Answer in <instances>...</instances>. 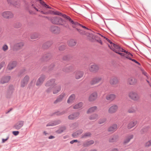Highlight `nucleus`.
<instances>
[{
    "mask_svg": "<svg viewBox=\"0 0 151 151\" xmlns=\"http://www.w3.org/2000/svg\"><path fill=\"white\" fill-rule=\"evenodd\" d=\"M51 22L53 24L63 25L66 28L69 27L65 21L59 17H52Z\"/></svg>",
    "mask_w": 151,
    "mask_h": 151,
    "instance_id": "nucleus-1",
    "label": "nucleus"
},
{
    "mask_svg": "<svg viewBox=\"0 0 151 151\" xmlns=\"http://www.w3.org/2000/svg\"><path fill=\"white\" fill-rule=\"evenodd\" d=\"M52 56V55L50 52H47L43 55L40 60L42 61H47L51 59Z\"/></svg>",
    "mask_w": 151,
    "mask_h": 151,
    "instance_id": "nucleus-2",
    "label": "nucleus"
},
{
    "mask_svg": "<svg viewBox=\"0 0 151 151\" xmlns=\"http://www.w3.org/2000/svg\"><path fill=\"white\" fill-rule=\"evenodd\" d=\"M129 97L135 101L138 100L139 97L137 92L134 91H131L129 93Z\"/></svg>",
    "mask_w": 151,
    "mask_h": 151,
    "instance_id": "nucleus-3",
    "label": "nucleus"
},
{
    "mask_svg": "<svg viewBox=\"0 0 151 151\" xmlns=\"http://www.w3.org/2000/svg\"><path fill=\"white\" fill-rule=\"evenodd\" d=\"M70 25L73 28H76V27H77L78 26H80L86 29H88L85 26H83L82 24H80L78 22H74L71 19H70Z\"/></svg>",
    "mask_w": 151,
    "mask_h": 151,
    "instance_id": "nucleus-4",
    "label": "nucleus"
},
{
    "mask_svg": "<svg viewBox=\"0 0 151 151\" xmlns=\"http://www.w3.org/2000/svg\"><path fill=\"white\" fill-rule=\"evenodd\" d=\"M50 31L53 34H58L60 32V29L56 26L52 25L50 28Z\"/></svg>",
    "mask_w": 151,
    "mask_h": 151,
    "instance_id": "nucleus-5",
    "label": "nucleus"
},
{
    "mask_svg": "<svg viewBox=\"0 0 151 151\" xmlns=\"http://www.w3.org/2000/svg\"><path fill=\"white\" fill-rule=\"evenodd\" d=\"M29 78L28 76L26 75L21 81V87L22 88L24 87L27 85L29 80Z\"/></svg>",
    "mask_w": 151,
    "mask_h": 151,
    "instance_id": "nucleus-6",
    "label": "nucleus"
},
{
    "mask_svg": "<svg viewBox=\"0 0 151 151\" xmlns=\"http://www.w3.org/2000/svg\"><path fill=\"white\" fill-rule=\"evenodd\" d=\"M102 79L100 76H96L93 77L90 82L91 85H93L99 83Z\"/></svg>",
    "mask_w": 151,
    "mask_h": 151,
    "instance_id": "nucleus-7",
    "label": "nucleus"
},
{
    "mask_svg": "<svg viewBox=\"0 0 151 151\" xmlns=\"http://www.w3.org/2000/svg\"><path fill=\"white\" fill-rule=\"evenodd\" d=\"M99 68L98 65L94 64L90 66L89 69L90 72L95 73L98 71Z\"/></svg>",
    "mask_w": 151,
    "mask_h": 151,
    "instance_id": "nucleus-8",
    "label": "nucleus"
},
{
    "mask_svg": "<svg viewBox=\"0 0 151 151\" xmlns=\"http://www.w3.org/2000/svg\"><path fill=\"white\" fill-rule=\"evenodd\" d=\"M24 123V121H19L14 125L13 127L16 129L19 130L23 126Z\"/></svg>",
    "mask_w": 151,
    "mask_h": 151,
    "instance_id": "nucleus-9",
    "label": "nucleus"
},
{
    "mask_svg": "<svg viewBox=\"0 0 151 151\" xmlns=\"http://www.w3.org/2000/svg\"><path fill=\"white\" fill-rule=\"evenodd\" d=\"M2 16L4 18L6 19L11 18L13 17V14L10 12L6 11L2 13Z\"/></svg>",
    "mask_w": 151,
    "mask_h": 151,
    "instance_id": "nucleus-10",
    "label": "nucleus"
},
{
    "mask_svg": "<svg viewBox=\"0 0 151 151\" xmlns=\"http://www.w3.org/2000/svg\"><path fill=\"white\" fill-rule=\"evenodd\" d=\"M45 78V75H42L37 80L36 85L37 86H41L43 83Z\"/></svg>",
    "mask_w": 151,
    "mask_h": 151,
    "instance_id": "nucleus-11",
    "label": "nucleus"
},
{
    "mask_svg": "<svg viewBox=\"0 0 151 151\" xmlns=\"http://www.w3.org/2000/svg\"><path fill=\"white\" fill-rule=\"evenodd\" d=\"M79 114L80 113L78 112H74L68 116V119L71 120L77 119Z\"/></svg>",
    "mask_w": 151,
    "mask_h": 151,
    "instance_id": "nucleus-12",
    "label": "nucleus"
},
{
    "mask_svg": "<svg viewBox=\"0 0 151 151\" xmlns=\"http://www.w3.org/2000/svg\"><path fill=\"white\" fill-rule=\"evenodd\" d=\"M10 76H3L0 79V83L2 84L7 83L11 79Z\"/></svg>",
    "mask_w": 151,
    "mask_h": 151,
    "instance_id": "nucleus-13",
    "label": "nucleus"
},
{
    "mask_svg": "<svg viewBox=\"0 0 151 151\" xmlns=\"http://www.w3.org/2000/svg\"><path fill=\"white\" fill-rule=\"evenodd\" d=\"M66 96L65 93H62L59 96L57 99L55 100L54 102L55 104H56L58 102H61L63 98Z\"/></svg>",
    "mask_w": 151,
    "mask_h": 151,
    "instance_id": "nucleus-14",
    "label": "nucleus"
},
{
    "mask_svg": "<svg viewBox=\"0 0 151 151\" xmlns=\"http://www.w3.org/2000/svg\"><path fill=\"white\" fill-rule=\"evenodd\" d=\"M119 137L117 135H113L111 136L109 139V142L113 143L116 142L118 140Z\"/></svg>",
    "mask_w": 151,
    "mask_h": 151,
    "instance_id": "nucleus-15",
    "label": "nucleus"
},
{
    "mask_svg": "<svg viewBox=\"0 0 151 151\" xmlns=\"http://www.w3.org/2000/svg\"><path fill=\"white\" fill-rule=\"evenodd\" d=\"M23 42H21L14 44V48L17 50H19L22 48L24 46Z\"/></svg>",
    "mask_w": 151,
    "mask_h": 151,
    "instance_id": "nucleus-16",
    "label": "nucleus"
},
{
    "mask_svg": "<svg viewBox=\"0 0 151 151\" xmlns=\"http://www.w3.org/2000/svg\"><path fill=\"white\" fill-rule=\"evenodd\" d=\"M52 43L53 42L52 41H48L43 44L42 47L44 49H47L50 47Z\"/></svg>",
    "mask_w": 151,
    "mask_h": 151,
    "instance_id": "nucleus-17",
    "label": "nucleus"
},
{
    "mask_svg": "<svg viewBox=\"0 0 151 151\" xmlns=\"http://www.w3.org/2000/svg\"><path fill=\"white\" fill-rule=\"evenodd\" d=\"M17 64V62L16 61H11L8 64L7 68L9 70H11L16 66Z\"/></svg>",
    "mask_w": 151,
    "mask_h": 151,
    "instance_id": "nucleus-18",
    "label": "nucleus"
},
{
    "mask_svg": "<svg viewBox=\"0 0 151 151\" xmlns=\"http://www.w3.org/2000/svg\"><path fill=\"white\" fill-rule=\"evenodd\" d=\"M94 143V141L93 140H86L83 142V146L84 147H88L93 144Z\"/></svg>",
    "mask_w": 151,
    "mask_h": 151,
    "instance_id": "nucleus-19",
    "label": "nucleus"
},
{
    "mask_svg": "<svg viewBox=\"0 0 151 151\" xmlns=\"http://www.w3.org/2000/svg\"><path fill=\"white\" fill-rule=\"evenodd\" d=\"M97 96V93L96 92H93L90 96L89 98V101H92L95 100L96 99Z\"/></svg>",
    "mask_w": 151,
    "mask_h": 151,
    "instance_id": "nucleus-20",
    "label": "nucleus"
},
{
    "mask_svg": "<svg viewBox=\"0 0 151 151\" xmlns=\"http://www.w3.org/2000/svg\"><path fill=\"white\" fill-rule=\"evenodd\" d=\"M133 138V135L132 134H130L127 136L123 142V144L126 145L129 143L131 139Z\"/></svg>",
    "mask_w": 151,
    "mask_h": 151,
    "instance_id": "nucleus-21",
    "label": "nucleus"
},
{
    "mask_svg": "<svg viewBox=\"0 0 151 151\" xmlns=\"http://www.w3.org/2000/svg\"><path fill=\"white\" fill-rule=\"evenodd\" d=\"M118 109V106L116 105H114L111 106L109 109V112L112 114L115 112Z\"/></svg>",
    "mask_w": 151,
    "mask_h": 151,
    "instance_id": "nucleus-22",
    "label": "nucleus"
},
{
    "mask_svg": "<svg viewBox=\"0 0 151 151\" xmlns=\"http://www.w3.org/2000/svg\"><path fill=\"white\" fill-rule=\"evenodd\" d=\"M128 82L130 85L135 84L137 82V80L134 77H130L128 78Z\"/></svg>",
    "mask_w": 151,
    "mask_h": 151,
    "instance_id": "nucleus-23",
    "label": "nucleus"
},
{
    "mask_svg": "<svg viewBox=\"0 0 151 151\" xmlns=\"http://www.w3.org/2000/svg\"><path fill=\"white\" fill-rule=\"evenodd\" d=\"M83 72L82 71H77L75 73V78L77 79L81 78L83 76Z\"/></svg>",
    "mask_w": 151,
    "mask_h": 151,
    "instance_id": "nucleus-24",
    "label": "nucleus"
},
{
    "mask_svg": "<svg viewBox=\"0 0 151 151\" xmlns=\"http://www.w3.org/2000/svg\"><path fill=\"white\" fill-rule=\"evenodd\" d=\"M54 14L55 15H58L60 16H62L64 17L66 19L68 20L70 22V19H71V18L65 14H63L61 13L58 12H56L54 13Z\"/></svg>",
    "mask_w": 151,
    "mask_h": 151,
    "instance_id": "nucleus-25",
    "label": "nucleus"
},
{
    "mask_svg": "<svg viewBox=\"0 0 151 151\" xmlns=\"http://www.w3.org/2000/svg\"><path fill=\"white\" fill-rule=\"evenodd\" d=\"M55 80L54 79H51L46 82L45 86L47 87L52 86L55 84Z\"/></svg>",
    "mask_w": 151,
    "mask_h": 151,
    "instance_id": "nucleus-26",
    "label": "nucleus"
},
{
    "mask_svg": "<svg viewBox=\"0 0 151 151\" xmlns=\"http://www.w3.org/2000/svg\"><path fill=\"white\" fill-rule=\"evenodd\" d=\"M74 69V67L72 65L66 66L63 69V71L66 72L71 71Z\"/></svg>",
    "mask_w": 151,
    "mask_h": 151,
    "instance_id": "nucleus-27",
    "label": "nucleus"
},
{
    "mask_svg": "<svg viewBox=\"0 0 151 151\" xmlns=\"http://www.w3.org/2000/svg\"><path fill=\"white\" fill-rule=\"evenodd\" d=\"M83 132V130L82 129H79L77 130L76 132L73 133L72 136L73 137H76L78 136L81 135Z\"/></svg>",
    "mask_w": 151,
    "mask_h": 151,
    "instance_id": "nucleus-28",
    "label": "nucleus"
},
{
    "mask_svg": "<svg viewBox=\"0 0 151 151\" xmlns=\"http://www.w3.org/2000/svg\"><path fill=\"white\" fill-rule=\"evenodd\" d=\"M118 83V80L116 77L111 78L110 80V83L111 85H115Z\"/></svg>",
    "mask_w": 151,
    "mask_h": 151,
    "instance_id": "nucleus-29",
    "label": "nucleus"
},
{
    "mask_svg": "<svg viewBox=\"0 0 151 151\" xmlns=\"http://www.w3.org/2000/svg\"><path fill=\"white\" fill-rule=\"evenodd\" d=\"M117 125L116 124H114L110 127L108 129V131L109 132H113L115 131L117 128Z\"/></svg>",
    "mask_w": 151,
    "mask_h": 151,
    "instance_id": "nucleus-30",
    "label": "nucleus"
},
{
    "mask_svg": "<svg viewBox=\"0 0 151 151\" xmlns=\"http://www.w3.org/2000/svg\"><path fill=\"white\" fill-rule=\"evenodd\" d=\"M137 123V121L136 120L132 121L130 122L127 126V128L128 129H130L134 127L136 125Z\"/></svg>",
    "mask_w": 151,
    "mask_h": 151,
    "instance_id": "nucleus-31",
    "label": "nucleus"
},
{
    "mask_svg": "<svg viewBox=\"0 0 151 151\" xmlns=\"http://www.w3.org/2000/svg\"><path fill=\"white\" fill-rule=\"evenodd\" d=\"M108 46L110 48V49H111L113 50L114 49L115 50H116V49L118 50V51H120V49L123 50L122 48H121L119 46V45L115 44H113V46L114 47L111 48V46L109 45H108Z\"/></svg>",
    "mask_w": 151,
    "mask_h": 151,
    "instance_id": "nucleus-32",
    "label": "nucleus"
},
{
    "mask_svg": "<svg viewBox=\"0 0 151 151\" xmlns=\"http://www.w3.org/2000/svg\"><path fill=\"white\" fill-rule=\"evenodd\" d=\"M116 97V96L114 94H111L108 95L106 96V98L108 100L112 101L114 100Z\"/></svg>",
    "mask_w": 151,
    "mask_h": 151,
    "instance_id": "nucleus-33",
    "label": "nucleus"
},
{
    "mask_svg": "<svg viewBox=\"0 0 151 151\" xmlns=\"http://www.w3.org/2000/svg\"><path fill=\"white\" fill-rule=\"evenodd\" d=\"M8 2L15 6H17L19 5V3L18 1L10 0L8 1Z\"/></svg>",
    "mask_w": 151,
    "mask_h": 151,
    "instance_id": "nucleus-34",
    "label": "nucleus"
},
{
    "mask_svg": "<svg viewBox=\"0 0 151 151\" xmlns=\"http://www.w3.org/2000/svg\"><path fill=\"white\" fill-rule=\"evenodd\" d=\"M32 6L37 11V10H41V11H43L44 9V7L40 5H39L38 6H35L34 4H32Z\"/></svg>",
    "mask_w": 151,
    "mask_h": 151,
    "instance_id": "nucleus-35",
    "label": "nucleus"
},
{
    "mask_svg": "<svg viewBox=\"0 0 151 151\" xmlns=\"http://www.w3.org/2000/svg\"><path fill=\"white\" fill-rule=\"evenodd\" d=\"M97 107L96 106H94L92 107L89 109L87 111V113L88 114L94 112L97 109Z\"/></svg>",
    "mask_w": 151,
    "mask_h": 151,
    "instance_id": "nucleus-36",
    "label": "nucleus"
},
{
    "mask_svg": "<svg viewBox=\"0 0 151 151\" xmlns=\"http://www.w3.org/2000/svg\"><path fill=\"white\" fill-rule=\"evenodd\" d=\"M76 42L73 39H71L68 42V45L70 47L76 45Z\"/></svg>",
    "mask_w": 151,
    "mask_h": 151,
    "instance_id": "nucleus-37",
    "label": "nucleus"
},
{
    "mask_svg": "<svg viewBox=\"0 0 151 151\" xmlns=\"http://www.w3.org/2000/svg\"><path fill=\"white\" fill-rule=\"evenodd\" d=\"M75 95L74 94H73L71 95L69 97V99L67 101L68 103H70L72 102L75 99Z\"/></svg>",
    "mask_w": 151,
    "mask_h": 151,
    "instance_id": "nucleus-38",
    "label": "nucleus"
},
{
    "mask_svg": "<svg viewBox=\"0 0 151 151\" xmlns=\"http://www.w3.org/2000/svg\"><path fill=\"white\" fill-rule=\"evenodd\" d=\"M91 135V134L90 132H86L81 135V138L83 139L88 137H90Z\"/></svg>",
    "mask_w": 151,
    "mask_h": 151,
    "instance_id": "nucleus-39",
    "label": "nucleus"
},
{
    "mask_svg": "<svg viewBox=\"0 0 151 151\" xmlns=\"http://www.w3.org/2000/svg\"><path fill=\"white\" fill-rule=\"evenodd\" d=\"M61 87L60 86H56L53 90V93L54 94H56L60 91L61 89Z\"/></svg>",
    "mask_w": 151,
    "mask_h": 151,
    "instance_id": "nucleus-40",
    "label": "nucleus"
},
{
    "mask_svg": "<svg viewBox=\"0 0 151 151\" xmlns=\"http://www.w3.org/2000/svg\"><path fill=\"white\" fill-rule=\"evenodd\" d=\"M99 118L98 115L96 114H94L91 115L89 118V119L91 120H93L97 119Z\"/></svg>",
    "mask_w": 151,
    "mask_h": 151,
    "instance_id": "nucleus-41",
    "label": "nucleus"
},
{
    "mask_svg": "<svg viewBox=\"0 0 151 151\" xmlns=\"http://www.w3.org/2000/svg\"><path fill=\"white\" fill-rule=\"evenodd\" d=\"M149 128V126L144 127L143 129H142L140 131V132L141 134H143L145 132H147Z\"/></svg>",
    "mask_w": 151,
    "mask_h": 151,
    "instance_id": "nucleus-42",
    "label": "nucleus"
},
{
    "mask_svg": "<svg viewBox=\"0 0 151 151\" xmlns=\"http://www.w3.org/2000/svg\"><path fill=\"white\" fill-rule=\"evenodd\" d=\"M66 129V127L65 126H63L60 128L58 130L56 131V132L58 134H61L62 133L64 130Z\"/></svg>",
    "mask_w": 151,
    "mask_h": 151,
    "instance_id": "nucleus-43",
    "label": "nucleus"
},
{
    "mask_svg": "<svg viewBox=\"0 0 151 151\" xmlns=\"http://www.w3.org/2000/svg\"><path fill=\"white\" fill-rule=\"evenodd\" d=\"M83 105V103L82 102H80L77 104L73 106L74 109H78L81 107Z\"/></svg>",
    "mask_w": 151,
    "mask_h": 151,
    "instance_id": "nucleus-44",
    "label": "nucleus"
},
{
    "mask_svg": "<svg viewBox=\"0 0 151 151\" xmlns=\"http://www.w3.org/2000/svg\"><path fill=\"white\" fill-rule=\"evenodd\" d=\"M38 35L37 33H35L32 34L30 36V38L32 39H35L38 38Z\"/></svg>",
    "mask_w": 151,
    "mask_h": 151,
    "instance_id": "nucleus-45",
    "label": "nucleus"
},
{
    "mask_svg": "<svg viewBox=\"0 0 151 151\" xmlns=\"http://www.w3.org/2000/svg\"><path fill=\"white\" fill-rule=\"evenodd\" d=\"M70 58V55H67L64 56L62 58V59L63 60L68 61Z\"/></svg>",
    "mask_w": 151,
    "mask_h": 151,
    "instance_id": "nucleus-46",
    "label": "nucleus"
},
{
    "mask_svg": "<svg viewBox=\"0 0 151 151\" xmlns=\"http://www.w3.org/2000/svg\"><path fill=\"white\" fill-rule=\"evenodd\" d=\"M136 107H134L129 109L128 110V111L129 113H133L135 112L136 111Z\"/></svg>",
    "mask_w": 151,
    "mask_h": 151,
    "instance_id": "nucleus-47",
    "label": "nucleus"
},
{
    "mask_svg": "<svg viewBox=\"0 0 151 151\" xmlns=\"http://www.w3.org/2000/svg\"><path fill=\"white\" fill-rule=\"evenodd\" d=\"M66 47V46L65 45H61L59 47V50L60 51H63L65 49Z\"/></svg>",
    "mask_w": 151,
    "mask_h": 151,
    "instance_id": "nucleus-48",
    "label": "nucleus"
},
{
    "mask_svg": "<svg viewBox=\"0 0 151 151\" xmlns=\"http://www.w3.org/2000/svg\"><path fill=\"white\" fill-rule=\"evenodd\" d=\"M52 122H53V126L58 124H60L61 122V120H56L52 121Z\"/></svg>",
    "mask_w": 151,
    "mask_h": 151,
    "instance_id": "nucleus-49",
    "label": "nucleus"
},
{
    "mask_svg": "<svg viewBox=\"0 0 151 151\" xmlns=\"http://www.w3.org/2000/svg\"><path fill=\"white\" fill-rule=\"evenodd\" d=\"M36 1H39L40 4L42 5V6L45 7V6L48 7L47 5L45 3L44 1L42 0H36Z\"/></svg>",
    "mask_w": 151,
    "mask_h": 151,
    "instance_id": "nucleus-50",
    "label": "nucleus"
},
{
    "mask_svg": "<svg viewBox=\"0 0 151 151\" xmlns=\"http://www.w3.org/2000/svg\"><path fill=\"white\" fill-rule=\"evenodd\" d=\"M21 26V24L19 22H16V23L14 25V27L16 28H19Z\"/></svg>",
    "mask_w": 151,
    "mask_h": 151,
    "instance_id": "nucleus-51",
    "label": "nucleus"
},
{
    "mask_svg": "<svg viewBox=\"0 0 151 151\" xmlns=\"http://www.w3.org/2000/svg\"><path fill=\"white\" fill-rule=\"evenodd\" d=\"M55 65L54 63L51 64L47 68L49 71H50L52 70L53 69L54 66Z\"/></svg>",
    "mask_w": 151,
    "mask_h": 151,
    "instance_id": "nucleus-52",
    "label": "nucleus"
},
{
    "mask_svg": "<svg viewBox=\"0 0 151 151\" xmlns=\"http://www.w3.org/2000/svg\"><path fill=\"white\" fill-rule=\"evenodd\" d=\"M65 111H63L61 112H55L54 114H56V115L57 116H60L61 115L63 114H65Z\"/></svg>",
    "mask_w": 151,
    "mask_h": 151,
    "instance_id": "nucleus-53",
    "label": "nucleus"
},
{
    "mask_svg": "<svg viewBox=\"0 0 151 151\" xmlns=\"http://www.w3.org/2000/svg\"><path fill=\"white\" fill-rule=\"evenodd\" d=\"M13 92L11 91L8 90L6 93V96L8 98L10 97V96L12 95Z\"/></svg>",
    "mask_w": 151,
    "mask_h": 151,
    "instance_id": "nucleus-54",
    "label": "nucleus"
},
{
    "mask_svg": "<svg viewBox=\"0 0 151 151\" xmlns=\"http://www.w3.org/2000/svg\"><path fill=\"white\" fill-rule=\"evenodd\" d=\"M151 146V139L146 142L145 144V146L147 147H148Z\"/></svg>",
    "mask_w": 151,
    "mask_h": 151,
    "instance_id": "nucleus-55",
    "label": "nucleus"
},
{
    "mask_svg": "<svg viewBox=\"0 0 151 151\" xmlns=\"http://www.w3.org/2000/svg\"><path fill=\"white\" fill-rule=\"evenodd\" d=\"M106 121V118H103L101 119L99 121V123L100 124H102L105 122Z\"/></svg>",
    "mask_w": 151,
    "mask_h": 151,
    "instance_id": "nucleus-56",
    "label": "nucleus"
},
{
    "mask_svg": "<svg viewBox=\"0 0 151 151\" xmlns=\"http://www.w3.org/2000/svg\"><path fill=\"white\" fill-rule=\"evenodd\" d=\"M113 51L115 52L116 53L121 55V56H124L125 55L124 54L121 52H118V51H117L116 50H115L114 49H113Z\"/></svg>",
    "mask_w": 151,
    "mask_h": 151,
    "instance_id": "nucleus-57",
    "label": "nucleus"
},
{
    "mask_svg": "<svg viewBox=\"0 0 151 151\" xmlns=\"http://www.w3.org/2000/svg\"><path fill=\"white\" fill-rule=\"evenodd\" d=\"M141 72L143 75L145 76L147 78H148V75L147 73L143 69H141Z\"/></svg>",
    "mask_w": 151,
    "mask_h": 151,
    "instance_id": "nucleus-58",
    "label": "nucleus"
},
{
    "mask_svg": "<svg viewBox=\"0 0 151 151\" xmlns=\"http://www.w3.org/2000/svg\"><path fill=\"white\" fill-rule=\"evenodd\" d=\"M25 71V69H23L20 71V72L18 74V76H21Z\"/></svg>",
    "mask_w": 151,
    "mask_h": 151,
    "instance_id": "nucleus-59",
    "label": "nucleus"
},
{
    "mask_svg": "<svg viewBox=\"0 0 151 151\" xmlns=\"http://www.w3.org/2000/svg\"><path fill=\"white\" fill-rule=\"evenodd\" d=\"M75 28L76 30H77L81 34H83L84 33V32L81 29L77 28V27H76Z\"/></svg>",
    "mask_w": 151,
    "mask_h": 151,
    "instance_id": "nucleus-60",
    "label": "nucleus"
},
{
    "mask_svg": "<svg viewBox=\"0 0 151 151\" xmlns=\"http://www.w3.org/2000/svg\"><path fill=\"white\" fill-rule=\"evenodd\" d=\"M5 65V62L2 61L0 63V70Z\"/></svg>",
    "mask_w": 151,
    "mask_h": 151,
    "instance_id": "nucleus-61",
    "label": "nucleus"
},
{
    "mask_svg": "<svg viewBox=\"0 0 151 151\" xmlns=\"http://www.w3.org/2000/svg\"><path fill=\"white\" fill-rule=\"evenodd\" d=\"M14 90V88L13 86L12 85H10L9 86V88L8 90L9 91H12L13 92Z\"/></svg>",
    "mask_w": 151,
    "mask_h": 151,
    "instance_id": "nucleus-62",
    "label": "nucleus"
},
{
    "mask_svg": "<svg viewBox=\"0 0 151 151\" xmlns=\"http://www.w3.org/2000/svg\"><path fill=\"white\" fill-rule=\"evenodd\" d=\"M8 49V46L6 45H4L2 47L3 50L4 51H6V50Z\"/></svg>",
    "mask_w": 151,
    "mask_h": 151,
    "instance_id": "nucleus-63",
    "label": "nucleus"
},
{
    "mask_svg": "<svg viewBox=\"0 0 151 151\" xmlns=\"http://www.w3.org/2000/svg\"><path fill=\"white\" fill-rule=\"evenodd\" d=\"M13 134L15 136H17L19 134V132L18 131H14L12 132Z\"/></svg>",
    "mask_w": 151,
    "mask_h": 151,
    "instance_id": "nucleus-64",
    "label": "nucleus"
}]
</instances>
